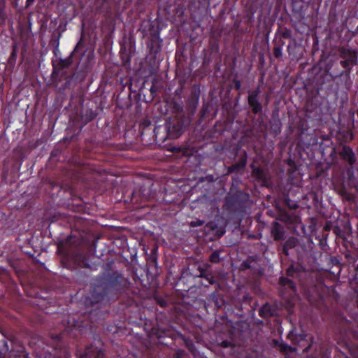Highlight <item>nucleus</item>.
<instances>
[{"mask_svg": "<svg viewBox=\"0 0 358 358\" xmlns=\"http://www.w3.org/2000/svg\"><path fill=\"white\" fill-rule=\"evenodd\" d=\"M129 280L121 272H104L96 277L85 303L87 305L94 306L119 299L124 294H129Z\"/></svg>", "mask_w": 358, "mask_h": 358, "instance_id": "nucleus-1", "label": "nucleus"}, {"mask_svg": "<svg viewBox=\"0 0 358 358\" xmlns=\"http://www.w3.org/2000/svg\"><path fill=\"white\" fill-rule=\"evenodd\" d=\"M187 120L182 114L169 117L164 124L156 126V136L160 143L167 139H176L183 133Z\"/></svg>", "mask_w": 358, "mask_h": 358, "instance_id": "nucleus-2", "label": "nucleus"}, {"mask_svg": "<svg viewBox=\"0 0 358 358\" xmlns=\"http://www.w3.org/2000/svg\"><path fill=\"white\" fill-rule=\"evenodd\" d=\"M338 54L339 63L343 69L339 72L330 71L329 75L333 78L344 76L348 79L352 67L357 64L358 52L356 49L340 46L338 48Z\"/></svg>", "mask_w": 358, "mask_h": 358, "instance_id": "nucleus-3", "label": "nucleus"}, {"mask_svg": "<svg viewBox=\"0 0 358 358\" xmlns=\"http://www.w3.org/2000/svg\"><path fill=\"white\" fill-rule=\"evenodd\" d=\"M250 194L244 191L234 189V185L230 188L224 199V208L226 210L236 213H245L250 206Z\"/></svg>", "mask_w": 358, "mask_h": 358, "instance_id": "nucleus-4", "label": "nucleus"}, {"mask_svg": "<svg viewBox=\"0 0 358 358\" xmlns=\"http://www.w3.org/2000/svg\"><path fill=\"white\" fill-rule=\"evenodd\" d=\"M62 264L70 269L90 266L87 255L79 250L67 251L62 258Z\"/></svg>", "mask_w": 358, "mask_h": 358, "instance_id": "nucleus-5", "label": "nucleus"}, {"mask_svg": "<svg viewBox=\"0 0 358 358\" xmlns=\"http://www.w3.org/2000/svg\"><path fill=\"white\" fill-rule=\"evenodd\" d=\"M148 31L150 37L148 42V48L150 52V59L155 62L157 55L160 53L162 50V39L159 36V29L155 27L153 22L148 21Z\"/></svg>", "mask_w": 358, "mask_h": 358, "instance_id": "nucleus-6", "label": "nucleus"}, {"mask_svg": "<svg viewBox=\"0 0 358 358\" xmlns=\"http://www.w3.org/2000/svg\"><path fill=\"white\" fill-rule=\"evenodd\" d=\"M155 130L156 126L152 127L151 121L150 120H144L139 124L140 137L143 144L148 145L152 144L154 142L159 145L163 143L157 141Z\"/></svg>", "mask_w": 358, "mask_h": 358, "instance_id": "nucleus-7", "label": "nucleus"}, {"mask_svg": "<svg viewBox=\"0 0 358 358\" xmlns=\"http://www.w3.org/2000/svg\"><path fill=\"white\" fill-rule=\"evenodd\" d=\"M341 159L349 165L346 174L350 181L354 179V165L357 162L356 155L349 145H343L338 152Z\"/></svg>", "mask_w": 358, "mask_h": 358, "instance_id": "nucleus-8", "label": "nucleus"}, {"mask_svg": "<svg viewBox=\"0 0 358 358\" xmlns=\"http://www.w3.org/2000/svg\"><path fill=\"white\" fill-rule=\"evenodd\" d=\"M95 344L87 345L84 350L77 348L78 358H102L104 355L103 343L100 338H94Z\"/></svg>", "mask_w": 358, "mask_h": 358, "instance_id": "nucleus-9", "label": "nucleus"}, {"mask_svg": "<svg viewBox=\"0 0 358 358\" xmlns=\"http://www.w3.org/2000/svg\"><path fill=\"white\" fill-rule=\"evenodd\" d=\"M287 338L293 345H297L303 348V352H308L311 348V343L308 340L312 338L308 334L302 330L299 331L296 328L292 329L287 335Z\"/></svg>", "mask_w": 358, "mask_h": 358, "instance_id": "nucleus-10", "label": "nucleus"}, {"mask_svg": "<svg viewBox=\"0 0 358 358\" xmlns=\"http://www.w3.org/2000/svg\"><path fill=\"white\" fill-rule=\"evenodd\" d=\"M201 85L194 84L189 89V93L186 99V108L187 111L194 115L198 107L201 96Z\"/></svg>", "mask_w": 358, "mask_h": 358, "instance_id": "nucleus-11", "label": "nucleus"}, {"mask_svg": "<svg viewBox=\"0 0 358 358\" xmlns=\"http://www.w3.org/2000/svg\"><path fill=\"white\" fill-rule=\"evenodd\" d=\"M260 93V88L258 87L255 90L249 92V94L248 96V103L251 108L252 113L255 115L261 114L263 111V105L259 101Z\"/></svg>", "mask_w": 358, "mask_h": 358, "instance_id": "nucleus-12", "label": "nucleus"}, {"mask_svg": "<svg viewBox=\"0 0 358 358\" xmlns=\"http://www.w3.org/2000/svg\"><path fill=\"white\" fill-rule=\"evenodd\" d=\"M83 46L82 38L80 41L76 44L73 51L71 54L65 59H59L56 62H52V65H55L57 69L62 71L64 69L69 67L73 63V55L74 52H77L78 49Z\"/></svg>", "mask_w": 358, "mask_h": 358, "instance_id": "nucleus-13", "label": "nucleus"}, {"mask_svg": "<svg viewBox=\"0 0 358 358\" xmlns=\"http://www.w3.org/2000/svg\"><path fill=\"white\" fill-rule=\"evenodd\" d=\"M271 234L274 241H279L285 239L284 227L278 222L274 221L271 224Z\"/></svg>", "mask_w": 358, "mask_h": 358, "instance_id": "nucleus-14", "label": "nucleus"}, {"mask_svg": "<svg viewBox=\"0 0 358 358\" xmlns=\"http://www.w3.org/2000/svg\"><path fill=\"white\" fill-rule=\"evenodd\" d=\"M153 331H155V334L157 337L159 342L162 344L168 345V343L164 342L162 339L166 337L173 338L174 336V332L171 329L159 328L153 329Z\"/></svg>", "mask_w": 358, "mask_h": 358, "instance_id": "nucleus-15", "label": "nucleus"}, {"mask_svg": "<svg viewBox=\"0 0 358 358\" xmlns=\"http://www.w3.org/2000/svg\"><path fill=\"white\" fill-rule=\"evenodd\" d=\"M252 168V177L259 182H265L266 180V173L264 170L260 166H255L253 164H251Z\"/></svg>", "mask_w": 358, "mask_h": 358, "instance_id": "nucleus-16", "label": "nucleus"}, {"mask_svg": "<svg viewBox=\"0 0 358 358\" xmlns=\"http://www.w3.org/2000/svg\"><path fill=\"white\" fill-rule=\"evenodd\" d=\"M273 43H275V46L273 49V55L275 58L279 59L282 56V48L285 45V41L282 39H274Z\"/></svg>", "mask_w": 358, "mask_h": 358, "instance_id": "nucleus-17", "label": "nucleus"}, {"mask_svg": "<svg viewBox=\"0 0 358 358\" xmlns=\"http://www.w3.org/2000/svg\"><path fill=\"white\" fill-rule=\"evenodd\" d=\"M258 313L261 317L266 319L273 315V310L268 303H266L259 308Z\"/></svg>", "mask_w": 358, "mask_h": 358, "instance_id": "nucleus-18", "label": "nucleus"}, {"mask_svg": "<svg viewBox=\"0 0 358 358\" xmlns=\"http://www.w3.org/2000/svg\"><path fill=\"white\" fill-rule=\"evenodd\" d=\"M208 301L212 302L217 309L221 308L224 303V300L217 292H213L209 295Z\"/></svg>", "mask_w": 358, "mask_h": 358, "instance_id": "nucleus-19", "label": "nucleus"}, {"mask_svg": "<svg viewBox=\"0 0 358 358\" xmlns=\"http://www.w3.org/2000/svg\"><path fill=\"white\" fill-rule=\"evenodd\" d=\"M17 45L16 43H15L12 46V51L8 59V64L10 67H14L16 64L17 60Z\"/></svg>", "mask_w": 358, "mask_h": 358, "instance_id": "nucleus-20", "label": "nucleus"}, {"mask_svg": "<svg viewBox=\"0 0 358 358\" xmlns=\"http://www.w3.org/2000/svg\"><path fill=\"white\" fill-rule=\"evenodd\" d=\"M199 276L205 278L208 282L209 284L213 285L216 282L215 277L206 269L200 268Z\"/></svg>", "mask_w": 358, "mask_h": 358, "instance_id": "nucleus-21", "label": "nucleus"}, {"mask_svg": "<svg viewBox=\"0 0 358 358\" xmlns=\"http://www.w3.org/2000/svg\"><path fill=\"white\" fill-rule=\"evenodd\" d=\"M6 19V0H0V27L5 24Z\"/></svg>", "mask_w": 358, "mask_h": 358, "instance_id": "nucleus-22", "label": "nucleus"}, {"mask_svg": "<svg viewBox=\"0 0 358 358\" xmlns=\"http://www.w3.org/2000/svg\"><path fill=\"white\" fill-rule=\"evenodd\" d=\"M279 283L282 286H287L289 288H290L293 291H296V285L294 282L286 277L281 276L279 278Z\"/></svg>", "mask_w": 358, "mask_h": 358, "instance_id": "nucleus-23", "label": "nucleus"}, {"mask_svg": "<svg viewBox=\"0 0 358 358\" xmlns=\"http://www.w3.org/2000/svg\"><path fill=\"white\" fill-rule=\"evenodd\" d=\"M157 250V248H153L151 251V255L148 258V262L149 263L150 266H152L154 268H156L157 264V255H156Z\"/></svg>", "mask_w": 358, "mask_h": 358, "instance_id": "nucleus-24", "label": "nucleus"}, {"mask_svg": "<svg viewBox=\"0 0 358 358\" xmlns=\"http://www.w3.org/2000/svg\"><path fill=\"white\" fill-rule=\"evenodd\" d=\"M248 155L246 151H243L242 155L240 156L238 162H236L241 168L245 169L247 163Z\"/></svg>", "mask_w": 358, "mask_h": 358, "instance_id": "nucleus-25", "label": "nucleus"}, {"mask_svg": "<svg viewBox=\"0 0 358 358\" xmlns=\"http://www.w3.org/2000/svg\"><path fill=\"white\" fill-rule=\"evenodd\" d=\"M254 260L253 257H250L246 260L243 261L240 265V270L245 271L251 268V262Z\"/></svg>", "mask_w": 358, "mask_h": 358, "instance_id": "nucleus-26", "label": "nucleus"}, {"mask_svg": "<svg viewBox=\"0 0 358 358\" xmlns=\"http://www.w3.org/2000/svg\"><path fill=\"white\" fill-rule=\"evenodd\" d=\"M299 272V268L294 264H291L286 270V274L289 277L295 276Z\"/></svg>", "mask_w": 358, "mask_h": 358, "instance_id": "nucleus-27", "label": "nucleus"}, {"mask_svg": "<svg viewBox=\"0 0 358 358\" xmlns=\"http://www.w3.org/2000/svg\"><path fill=\"white\" fill-rule=\"evenodd\" d=\"M337 190L342 196L348 198L349 197V193L348 191L344 184H341L337 186Z\"/></svg>", "mask_w": 358, "mask_h": 358, "instance_id": "nucleus-28", "label": "nucleus"}, {"mask_svg": "<svg viewBox=\"0 0 358 358\" xmlns=\"http://www.w3.org/2000/svg\"><path fill=\"white\" fill-rule=\"evenodd\" d=\"M121 55V59L122 60V63L124 65L129 64L131 62V57L130 55L126 52V50L124 51H122V49H121L120 51Z\"/></svg>", "mask_w": 358, "mask_h": 358, "instance_id": "nucleus-29", "label": "nucleus"}, {"mask_svg": "<svg viewBox=\"0 0 358 358\" xmlns=\"http://www.w3.org/2000/svg\"><path fill=\"white\" fill-rule=\"evenodd\" d=\"M209 260L214 264L219 263L220 262V252L217 250L213 252L209 257Z\"/></svg>", "mask_w": 358, "mask_h": 358, "instance_id": "nucleus-30", "label": "nucleus"}, {"mask_svg": "<svg viewBox=\"0 0 358 358\" xmlns=\"http://www.w3.org/2000/svg\"><path fill=\"white\" fill-rule=\"evenodd\" d=\"M9 350L7 341L5 339L0 340V354L5 355Z\"/></svg>", "mask_w": 358, "mask_h": 358, "instance_id": "nucleus-31", "label": "nucleus"}, {"mask_svg": "<svg viewBox=\"0 0 358 358\" xmlns=\"http://www.w3.org/2000/svg\"><path fill=\"white\" fill-rule=\"evenodd\" d=\"M296 48H298V47L295 41H294L293 44L289 43L287 48L289 55L293 56V57L296 58V55H295V50Z\"/></svg>", "mask_w": 358, "mask_h": 358, "instance_id": "nucleus-32", "label": "nucleus"}, {"mask_svg": "<svg viewBox=\"0 0 358 358\" xmlns=\"http://www.w3.org/2000/svg\"><path fill=\"white\" fill-rule=\"evenodd\" d=\"M279 348L282 352H293L295 350L292 347L289 346L285 343H280L279 345Z\"/></svg>", "mask_w": 358, "mask_h": 358, "instance_id": "nucleus-33", "label": "nucleus"}, {"mask_svg": "<svg viewBox=\"0 0 358 358\" xmlns=\"http://www.w3.org/2000/svg\"><path fill=\"white\" fill-rule=\"evenodd\" d=\"M280 35L283 38L285 39L291 38L292 36V31L287 27L282 29Z\"/></svg>", "mask_w": 358, "mask_h": 358, "instance_id": "nucleus-34", "label": "nucleus"}, {"mask_svg": "<svg viewBox=\"0 0 358 358\" xmlns=\"http://www.w3.org/2000/svg\"><path fill=\"white\" fill-rule=\"evenodd\" d=\"M296 244V239L295 238L291 237L289 238L283 245L286 247L290 248H294Z\"/></svg>", "mask_w": 358, "mask_h": 358, "instance_id": "nucleus-35", "label": "nucleus"}, {"mask_svg": "<svg viewBox=\"0 0 358 358\" xmlns=\"http://www.w3.org/2000/svg\"><path fill=\"white\" fill-rule=\"evenodd\" d=\"M184 341H185V344L186 347L188 348V350L191 352H194L196 350V348H195V345H194L193 341L190 339H185Z\"/></svg>", "mask_w": 358, "mask_h": 358, "instance_id": "nucleus-36", "label": "nucleus"}, {"mask_svg": "<svg viewBox=\"0 0 358 358\" xmlns=\"http://www.w3.org/2000/svg\"><path fill=\"white\" fill-rule=\"evenodd\" d=\"M241 170H243V169L241 168V166H239L237 163H235V164L231 165L230 166H229L228 173H236V172L240 171Z\"/></svg>", "mask_w": 358, "mask_h": 358, "instance_id": "nucleus-37", "label": "nucleus"}, {"mask_svg": "<svg viewBox=\"0 0 358 358\" xmlns=\"http://www.w3.org/2000/svg\"><path fill=\"white\" fill-rule=\"evenodd\" d=\"M59 37L60 34L58 35V37L57 38H52L50 40V44L53 46L54 48H59Z\"/></svg>", "mask_w": 358, "mask_h": 358, "instance_id": "nucleus-38", "label": "nucleus"}, {"mask_svg": "<svg viewBox=\"0 0 358 358\" xmlns=\"http://www.w3.org/2000/svg\"><path fill=\"white\" fill-rule=\"evenodd\" d=\"M210 50L212 53H219L220 51V47L219 44L217 43H214L213 44H210Z\"/></svg>", "mask_w": 358, "mask_h": 358, "instance_id": "nucleus-39", "label": "nucleus"}, {"mask_svg": "<svg viewBox=\"0 0 358 358\" xmlns=\"http://www.w3.org/2000/svg\"><path fill=\"white\" fill-rule=\"evenodd\" d=\"M0 276L4 278H7L9 276L8 271L1 266H0Z\"/></svg>", "mask_w": 358, "mask_h": 358, "instance_id": "nucleus-40", "label": "nucleus"}, {"mask_svg": "<svg viewBox=\"0 0 358 358\" xmlns=\"http://www.w3.org/2000/svg\"><path fill=\"white\" fill-rule=\"evenodd\" d=\"M52 66H53V69H52V72L51 74V77L52 79H56L59 77V73L61 71L57 69V68H56V66L55 65H52Z\"/></svg>", "mask_w": 358, "mask_h": 358, "instance_id": "nucleus-41", "label": "nucleus"}, {"mask_svg": "<svg viewBox=\"0 0 358 358\" xmlns=\"http://www.w3.org/2000/svg\"><path fill=\"white\" fill-rule=\"evenodd\" d=\"M232 83H233V85H234V88L238 91L241 90V83L239 80L236 79V78H234L233 80H232Z\"/></svg>", "mask_w": 358, "mask_h": 358, "instance_id": "nucleus-42", "label": "nucleus"}, {"mask_svg": "<svg viewBox=\"0 0 358 358\" xmlns=\"http://www.w3.org/2000/svg\"><path fill=\"white\" fill-rule=\"evenodd\" d=\"M203 224H204V221L198 220L196 221L192 222L191 226L192 227H199V226H202Z\"/></svg>", "mask_w": 358, "mask_h": 358, "instance_id": "nucleus-43", "label": "nucleus"}, {"mask_svg": "<svg viewBox=\"0 0 358 358\" xmlns=\"http://www.w3.org/2000/svg\"><path fill=\"white\" fill-rule=\"evenodd\" d=\"M173 108L175 111L179 113L178 114H181L180 113L182 111V106L180 104L175 103Z\"/></svg>", "mask_w": 358, "mask_h": 358, "instance_id": "nucleus-44", "label": "nucleus"}, {"mask_svg": "<svg viewBox=\"0 0 358 358\" xmlns=\"http://www.w3.org/2000/svg\"><path fill=\"white\" fill-rule=\"evenodd\" d=\"M210 0H197L199 5L203 7L208 6Z\"/></svg>", "mask_w": 358, "mask_h": 358, "instance_id": "nucleus-45", "label": "nucleus"}, {"mask_svg": "<svg viewBox=\"0 0 358 358\" xmlns=\"http://www.w3.org/2000/svg\"><path fill=\"white\" fill-rule=\"evenodd\" d=\"M114 264V262L113 260H110V261H108L106 264H105V266H104V270L105 271H109L110 270L113 264Z\"/></svg>", "mask_w": 358, "mask_h": 358, "instance_id": "nucleus-46", "label": "nucleus"}, {"mask_svg": "<svg viewBox=\"0 0 358 358\" xmlns=\"http://www.w3.org/2000/svg\"><path fill=\"white\" fill-rule=\"evenodd\" d=\"M157 303L162 308L164 307H166V305H167V303L166 301L164 300V299H158L157 300Z\"/></svg>", "mask_w": 358, "mask_h": 358, "instance_id": "nucleus-47", "label": "nucleus"}, {"mask_svg": "<svg viewBox=\"0 0 358 358\" xmlns=\"http://www.w3.org/2000/svg\"><path fill=\"white\" fill-rule=\"evenodd\" d=\"M221 346L223 347V348H229V347L231 346V343L230 341H223L221 343Z\"/></svg>", "mask_w": 358, "mask_h": 358, "instance_id": "nucleus-48", "label": "nucleus"}, {"mask_svg": "<svg viewBox=\"0 0 358 358\" xmlns=\"http://www.w3.org/2000/svg\"><path fill=\"white\" fill-rule=\"evenodd\" d=\"M289 248L286 247L285 245H282V252L286 255V256H288L289 255Z\"/></svg>", "mask_w": 358, "mask_h": 358, "instance_id": "nucleus-49", "label": "nucleus"}, {"mask_svg": "<svg viewBox=\"0 0 358 358\" xmlns=\"http://www.w3.org/2000/svg\"><path fill=\"white\" fill-rule=\"evenodd\" d=\"M34 1L35 0H26L25 8L29 7Z\"/></svg>", "mask_w": 358, "mask_h": 358, "instance_id": "nucleus-50", "label": "nucleus"}, {"mask_svg": "<svg viewBox=\"0 0 358 358\" xmlns=\"http://www.w3.org/2000/svg\"><path fill=\"white\" fill-rule=\"evenodd\" d=\"M140 30L145 34V20L143 21L142 24L140 27Z\"/></svg>", "mask_w": 358, "mask_h": 358, "instance_id": "nucleus-51", "label": "nucleus"}, {"mask_svg": "<svg viewBox=\"0 0 358 358\" xmlns=\"http://www.w3.org/2000/svg\"><path fill=\"white\" fill-rule=\"evenodd\" d=\"M59 52V48H54L53 50H52V53L54 54L55 56H57V54Z\"/></svg>", "mask_w": 358, "mask_h": 358, "instance_id": "nucleus-52", "label": "nucleus"}, {"mask_svg": "<svg viewBox=\"0 0 358 358\" xmlns=\"http://www.w3.org/2000/svg\"><path fill=\"white\" fill-rule=\"evenodd\" d=\"M135 302H136V301H135V299H133V298H129V301H128V305H129V306H131V305H132V304H133L134 303H135Z\"/></svg>", "mask_w": 358, "mask_h": 358, "instance_id": "nucleus-53", "label": "nucleus"}, {"mask_svg": "<svg viewBox=\"0 0 358 358\" xmlns=\"http://www.w3.org/2000/svg\"><path fill=\"white\" fill-rule=\"evenodd\" d=\"M95 117H96V114H94L92 112H91V115H90V118L88 119V120H92L94 118H95Z\"/></svg>", "mask_w": 358, "mask_h": 358, "instance_id": "nucleus-54", "label": "nucleus"}, {"mask_svg": "<svg viewBox=\"0 0 358 358\" xmlns=\"http://www.w3.org/2000/svg\"><path fill=\"white\" fill-rule=\"evenodd\" d=\"M65 358H69V355H65Z\"/></svg>", "mask_w": 358, "mask_h": 358, "instance_id": "nucleus-55", "label": "nucleus"}, {"mask_svg": "<svg viewBox=\"0 0 358 358\" xmlns=\"http://www.w3.org/2000/svg\"><path fill=\"white\" fill-rule=\"evenodd\" d=\"M49 358H50V357H49Z\"/></svg>", "mask_w": 358, "mask_h": 358, "instance_id": "nucleus-56", "label": "nucleus"}]
</instances>
